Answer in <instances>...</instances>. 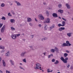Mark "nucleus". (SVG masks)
Instances as JSON below:
<instances>
[{
	"mask_svg": "<svg viewBox=\"0 0 73 73\" xmlns=\"http://www.w3.org/2000/svg\"><path fill=\"white\" fill-rule=\"evenodd\" d=\"M36 66L35 67V69L36 70L37 69H40V70H42V69L41 68V65L39 63H36Z\"/></svg>",
	"mask_w": 73,
	"mask_h": 73,
	"instance_id": "obj_1",
	"label": "nucleus"
},
{
	"mask_svg": "<svg viewBox=\"0 0 73 73\" xmlns=\"http://www.w3.org/2000/svg\"><path fill=\"white\" fill-rule=\"evenodd\" d=\"M60 59L64 63H67L68 62L67 60H68V58L67 57L65 58V59L63 57H62L60 58Z\"/></svg>",
	"mask_w": 73,
	"mask_h": 73,
	"instance_id": "obj_2",
	"label": "nucleus"
},
{
	"mask_svg": "<svg viewBox=\"0 0 73 73\" xmlns=\"http://www.w3.org/2000/svg\"><path fill=\"white\" fill-rule=\"evenodd\" d=\"M38 18L41 20H43L44 19V17L41 14H40L38 16Z\"/></svg>",
	"mask_w": 73,
	"mask_h": 73,
	"instance_id": "obj_3",
	"label": "nucleus"
},
{
	"mask_svg": "<svg viewBox=\"0 0 73 73\" xmlns=\"http://www.w3.org/2000/svg\"><path fill=\"white\" fill-rule=\"evenodd\" d=\"M50 23V19L49 18L46 19L45 21L43 22V23Z\"/></svg>",
	"mask_w": 73,
	"mask_h": 73,
	"instance_id": "obj_4",
	"label": "nucleus"
},
{
	"mask_svg": "<svg viewBox=\"0 0 73 73\" xmlns=\"http://www.w3.org/2000/svg\"><path fill=\"white\" fill-rule=\"evenodd\" d=\"M55 50L57 52L58 51V49L57 48H55L54 49H51V52H52V53H54L55 52Z\"/></svg>",
	"mask_w": 73,
	"mask_h": 73,
	"instance_id": "obj_5",
	"label": "nucleus"
},
{
	"mask_svg": "<svg viewBox=\"0 0 73 73\" xmlns=\"http://www.w3.org/2000/svg\"><path fill=\"white\" fill-rule=\"evenodd\" d=\"M5 25H4L2 27L1 29V33H4V30H5Z\"/></svg>",
	"mask_w": 73,
	"mask_h": 73,
	"instance_id": "obj_6",
	"label": "nucleus"
},
{
	"mask_svg": "<svg viewBox=\"0 0 73 73\" xmlns=\"http://www.w3.org/2000/svg\"><path fill=\"white\" fill-rule=\"evenodd\" d=\"M11 38L15 40L16 38V35H11Z\"/></svg>",
	"mask_w": 73,
	"mask_h": 73,
	"instance_id": "obj_7",
	"label": "nucleus"
},
{
	"mask_svg": "<svg viewBox=\"0 0 73 73\" xmlns=\"http://www.w3.org/2000/svg\"><path fill=\"white\" fill-rule=\"evenodd\" d=\"M10 55V53L8 51L7 53H5V56H7V57H9Z\"/></svg>",
	"mask_w": 73,
	"mask_h": 73,
	"instance_id": "obj_8",
	"label": "nucleus"
},
{
	"mask_svg": "<svg viewBox=\"0 0 73 73\" xmlns=\"http://www.w3.org/2000/svg\"><path fill=\"white\" fill-rule=\"evenodd\" d=\"M10 62L12 65H15V62L14 61H12V60H10Z\"/></svg>",
	"mask_w": 73,
	"mask_h": 73,
	"instance_id": "obj_9",
	"label": "nucleus"
},
{
	"mask_svg": "<svg viewBox=\"0 0 73 73\" xmlns=\"http://www.w3.org/2000/svg\"><path fill=\"white\" fill-rule=\"evenodd\" d=\"M52 16L53 17H58L57 14L56 13H53L52 14Z\"/></svg>",
	"mask_w": 73,
	"mask_h": 73,
	"instance_id": "obj_10",
	"label": "nucleus"
},
{
	"mask_svg": "<svg viewBox=\"0 0 73 73\" xmlns=\"http://www.w3.org/2000/svg\"><path fill=\"white\" fill-rule=\"evenodd\" d=\"M15 2L16 3L17 6H20V5H21V3H20V2L17 1H15Z\"/></svg>",
	"mask_w": 73,
	"mask_h": 73,
	"instance_id": "obj_11",
	"label": "nucleus"
},
{
	"mask_svg": "<svg viewBox=\"0 0 73 73\" xmlns=\"http://www.w3.org/2000/svg\"><path fill=\"white\" fill-rule=\"evenodd\" d=\"M65 29V27H60L59 29V31H63Z\"/></svg>",
	"mask_w": 73,
	"mask_h": 73,
	"instance_id": "obj_12",
	"label": "nucleus"
},
{
	"mask_svg": "<svg viewBox=\"0 0 73 73\" xmlns=\"http://www.w3.org/2000/svg\"><path fill=\"white\" fill-rule=\"evenodd\" d=\"M66 5L67 7V8L68 9H70V6L69 4L67 3L66 4Z\"/></svg>",
	"mask_w": 73,
	"mask_h": 73,
	"instance_id": "obj_13",
	"label": "nucleus"
},
{
	"mask_svg": "<svg viewBox=\"0 0 73 73\" xmlns=\"http://www.w3.org/2000/svg\"><path fill=\"white\" fill-rule=\"evenodd\" d=\"M68 45L66 43H64L62 44V46H68Z\"/></svg>",
	"mask_w": 73,
	"mask_h": 73,
	"instance_id": "obj_14",
	"label": "nucleus"
},
{
	"mask_svg": "<svg viewBox=\"0 0 73 73\" xmlns=\"http://www.w3.org/2000/svg\"><path fill=\"white\" fill-rule=\"evenodd\" d=\"M10 22L12 23H14L15 22V20L14 19H11L10 20Z\"/></svg>",
	"mask_w": 73,
	"mask_h": 73,
	"instance_id": "obj_15",
	"label": "nucleus"
},
{
	"mask_svg": "<svg viewBox=\"0 0 73 73\" xmlns=\"http://www.w3.org/2000/svg\"><path fill=\"white\" fill-rule=\"evenodd\" d=\"M26 53V52H22L21 54H20L21 56V57H24V54H25Z\"/></svg>",
	"mask_w": 73,
	"mask_h": 73,
	"instance_id": "obj_16",
	"label": "nucleus"
},
{
	"mask_svg": "<svg viewBox=\"0 0 73 73\" xmlns=\"http://www.w3.org/2000/svg\"><path fill=\"white\" fill-rule=\"evenodd\" d=\"M50 70V69H47V73H50V72H53L52 70Z\"/></svg>",
	"mask_w": 73,
	"mask_h": 73,
	"instance_id": "obj_17",
	"label": "nucleus"
},
{
	"mask_svg": "<svg viewBox=\"0 0 73 73\" xmlns=\"http://www.w3.org/2000/svg\"><path fill=\"white\" fill-rule=\"evenodd\" d=\"M54 25H53L51 27H50V31H51V29H52V28H54Z\"/></svg>",
	"mask_w": 73,
	"mask_h": 73,
	"instance_id": "obj_18",
	"label": "nucleus"
},
{
	"mask_svg": "<svg viewBox=\"0 0 73 73\" xmlns=\"http://www.w3.org/2000/svg\"><path fill=\"white\" fill-rule=\"evenodd\" d=\"M67 35L68 36V37H71L72 36V33H68L67 34Z\"/></svg>",
	"mask_w": 73,
	"mask_h": 73,
	"instance_id": "obj_19",
	"label": "nucleus"
},
{
	"mask_svg": "<svg viewBox=\"0 0 73 73\" xmlns=\"http://www.w3.org/2000/svg\"><path fill=\"white\" fill-rule=\"evenodd\" d=\"M27 21L28 22H31V21H32V19H31V18H27Z\"/></svg>",
	"mask_w": 73,
	"mask_h": 73,
	"instance_id": "obj_20",
	"label": "nucleus"
},
{
	"mask_svg": "<svg viewBox=\"0 0 73 73\" xmlns=\"http://www.w3.org/2000/svg\"><path fill=\"white\" fill-rule=\"evenodd\" d=\"M2 62H3V66H5L6 64H5V62L4 61V60H3Z\"/></svg>",
	"mask_w": 73,
	"mask_h": 73,
	"instance_id": "obj_21",
	"label": "nucleus"
},
{
	"mask_svg": "<svg viewBox=\"0 0 73 73\" xmlns=\"http://www.w3.org/2000/svg\"><path fill=\"white\" fill-rule=\"evenodd\" d=\"M58 12L60 13H63V10L60 9L58 10Z\"/></svg>",
	"mask_w": 73,
	"mask_h": 73,
	"instance_id": "obj_22",
	"label": "nucleus"
},
{
	"mask_svg": "<svg viewBox=\"0 0 73 73\" xmlns=\"http://www.w3.org/2000/svg\"><path fill=\"white\" fill-rule=\"evenodd\" d=\"M66 43L68 45V46H70L71 45V44L69 43V42L68 41H66Z\"/></svg>",
	"mask_w": 73,
	"mask_h": 73,
	"instance_id": "obj_23",
	"label": "nucleus"
},
{
	"mask_svg": "<svg viewBox=\"0 0 73 73\" xmlns=\"http://www.w3.org/2000/svg\"><path fill=\"white\" fill-rule=\"evenodd\" d=\"M1 7H5V4L4 3H2L1 5Z\"/></svg>",
	"mask_w": 73,
	"mask_h": 73,
	"instance_id": "obj_24",
	"label": "nucleus"
},
{
	"mask_svg": "<svg viewBox=\"0 0 73 73\" xmlns=\"http://www.w3.org/2000/svg\"><path fill=\"white\" fill-rule=\"evenodd\" d=\"M62 23L63 24L62 25L64 27V26H65V22L64 21H63L62 22Z\"/></svg>",
	"mask_w": 73,
	"mask_h": 73,
	"instance_id": "obj_25",
	"label": "nucleus"
},
{
	"mask_svg": "<svg viewBox=\"0 0 73 73\" xmlns=\"http://www.w3.org/2000/svg\"><path fill=\"white\" fill-rule=\"evenodd\" d=\"M48 28V27L47 26V25H45V26L44 27V28L45 30H47Z\"/></svg>",
	"mask_w": 73,
	"mask_h": 73,
	"instance_id": "obj_26",
	"label": "nucleus"
},
{
	"mask_svg": "<svg viewBox=\"0 0 73 73\" xmlns=\"http://www.w3.org/2000/svg\"><path fill=\"white\" fill-rule=\"evenodd\" d=\"M51 56L53 57V54H50L48 56V58H50L51 57Z\"/></svg>",
	"mask_w": 73,
	"mask_h": 73,
	"instance_id": "obj_27",
	"label": "nucleus"
},
{
	"mask_svg": "<svg viewBox=\"0 0 73 73\" xmlns=\"http://www.w3.org/2000/svg\"><path fill=\"white\" fill-rule=\"evenodd\" d=\"M1 19H2L3 20H5L6 19V18L4 16H3L1 18Z\"/></svg>",
	"mask_w": 73,
	"mask_h": 73,
	"instance_id": "obj_28",
	"label": "nucleus"
},
{
	"mask_svg": "<svg viewBox=\"0 0 73 73\" xmlns=\"http://www.w3.org/2000/svg\"><path fill=\"white\" fill-rule=\"evenodd\" d=\"M58 27H63L62 25L60 23L58 24Z\"/></svg>",
	"mask_w": 73,
	"mask_h": 73,
	"instance_id": "obj_29",
	"label": "nucleus"
},
{
	"mask_svg": "<svg viewBox=\"0 0 73 73\" xmlns=\"http://www.w3.org/2000/svg\"><path fill=\"white\" fill-rule=\"evenodd\" d=\"M68 55L66 53H65L64 54V56L65 57H67Z\"/></svg>",
	"mask_w": 73,
	"mask_h": 73,
	"instance_id": "obj_30",
	"label": "nucleus"
},
{
	"mask_svg": "<svg viewBox=\"0 0 73 73\" xmlns=\"http://www.w3.org/2000/svg\"><path fill=\"white\" fill-rule=\"evenodd\" d=\"M19 68H20V69H23V70H25V69L22 67H21V66H19Z\"/></svg>",
	"mask_w": 73,
	"mask_h": 73,
	"instance_id": "obj_31",
	"label": "nucleus"
},
{
	"mask_svg": "<svg viewBox=\"0 0 73 73\" xmlns=\"http://www.w3.org/2000/svg\"><path fill=\"white\" fill-rule=\"evenodd\" d=\"M11 12L12 13L13 15H15V13L14 12V11H11Z\"/></svg>",
	"mask_w": 73,
	"mask_h": 73,
	"instance_id": "obj_32",
	"label": "nucleus"
},
{
	"mask_svg": "<svg viewBox=\"0 0 73 73\" xmlns=\"http://www.w3.org/2000/svg\"><path fill=\"white\" fill-rule=\"evenodd\" d=\"M11 29L12 31H15V29L13 28V27H11Z\"/></svg>",
	"mask_w": 73,
	"mask_h": 73,
	"instance_id": "obj_33",
	"label": "nucleus"
},
{
	"mask_svg": "<svg viewBox=\"0 0 73 73\" xmlns=\"http://www.w3.org/2000/svg\"><path fill=\"white\" fill-rule=\"evenodd\" d=\"M62 7V5L61 4H60L58 5V7L59 8H61Z\"/></svg>",
	"mask_w": 73,
	"mask_h": 73,
	"instance_id": "obj_34",
	"label": "nucleus"
},
{
	"mask_svg": "<svg viewBox=\"0 0 73 73\" xmlns=\"http://www.w3.org/2000/svg\"><path fill=\"white\" fill-rule=\"evenodd\" d=\"M66 66H67V68H69L70 67V64H67L66 65Z\"/></svg>",
	"mask_w": 73,
	"mask_h": 73,
	"instance_id": "obj_35",
	"label": "nucleus"
},
{
	"mask_svg": "<svg viewBox=\"0 0 73 73\" xmlns=\"http://www.w3.org/2000/svg\"><path fill=\"white\" fill-rule=\"evenodd\" d=\"M8 15L9 16H11V17H12V15H11V13H8Z\"/></svg>",
	"mask_w": 73,
	"mask_h": 73,
	"instance_id": "obj_36",
	"label": "nucleus"
},
{
	"mask_svg": "<svg viewBox=\"0 0 73 73\" xmlns=\"http://www.w3.org/2000/svg\"><path fill=\"white\" fill-rule=\"evenodd\" d=\"M59 62H58V61L56 60V62H55L54 63V64H58Z\"/></svg>",
	"mask_w": 73,
	"mask_h": 73,
	"instance_id": "obj_37",
	"label": "nucleus"
},
{
	"mask_svg": "<svg viewBox=\"0 0 73 73\" xmlns=\"http://www.w3.org/2000/svg\"><path fill=\"white\" fill-rule=\"evenodd\" d=\"M3 25V23H0V28H1Z\"/></svg>",
	"mask_w": 73,
	"mask_h": 73,
	"instance_id": "obj_38",
	"label": "nucleus"
},
{
	"mask_svg": "<svg viewBox=\"0 0 73 73\" xmlns=\"http://www.w3.org/2000/svg\"><path fill=\"white\" fill-rule=\"evenodd\" d=\"M6 73H11V72L8 70H6Z\"/></svg>",
	"mask_w": 73,
	"mask_h": 73,
	"instance_id": "obj_39",
	"label": "nucleus"
},
{
	"mask_svg": "<svg viewBox=\"0 0 73 73\" xmlns=\"http://www.w3.org/2000/svg\"><path fill=\"white\" fill-rule=\"evenodd\" d=\"M23 61L24 62H26V59L25 58L23 60Z\"/></svg>",
	"mask_w": 73,
	"mask_h": 73,
	"instance_id": "obj_40",
	"label": "nucleus"
},
{
	"mask_svg": "<svg viewBox=\"0 0 73 73\" xmlns=\"http://www.w3.org/2000/svg\"><path fill=\"white\" fill-rule=\"evenodd\" d=\"M62 20H63L64 21H66V19H65L62 17Z\"/></svg>",
	"mask_w": 73,
	"mask_h": 73,
	"instance_id": "obj_41",
	"label": "nucleus"
},
{
	"mask_svg": "<svg viewBox=\"0 0 73 73\" xmlns=\"http://www.w3.org/2000/svg\"><path fill=\"white\" fill-rule=\"evenodd\" d=\"M4 50H3L1 51V53H4Z\"/></svg>",
	"mask_w": 73,
	"mask_h": 73,
	"instance_id": "obj_42",
	"label": "nucleus"
},
{
	"mask_svg": "<svg viewBox=\"0 0 73 73\" xmlns=\"http://www.w3.org/2000/svg\"><path fill=\"white\" fill-rule=\"evenodd\" d=\"M29 47L30 48H31V49H32V50H33V47L31 46H29Z\"/></svg>",
	"mask_w": 73,
	"mask_h": 73,
	"instance_id": "obj_43",
	"label": "nucleus"
},
{
	"mask_svg": "<svg viewBox=\"0 0 73 73\" xmlns=\"http://www.w3.org/2000/svg\"><path fill=\"white\" fill-rule=\"evenodd\" d=\"M16 35V37H17V36H20V34H18L16 35Z\"/></svg>",
	"mask_w": 73,
	"mask_h": 73,
	"instance_id": "obj_44",
	"label": "nucleus"
},
{
	"mask_svg": "<svg viewBox=\"0 0 73 73\" xmlns=\"http://www.w3.org/2000/svg\"><path fill=\"white\" fill-rule=\"evenodd\" d=\"M46 13L47 15H49V13L48 12V11H46Z\"/></svg>",
	"mask_w": 73,
	"mask_h": 73,
	"instance_id": "obj_45",
	"label": "nucleus"
},
{
	"mask_svg": "<svg viewBox=\"0 0 73 73\" xmlns=\"http://www.w3.org/2000/svg\"><path fill=\"white\" fill-rule=\"evenodd\" d=\"M52 62H55V59H53L52 60Z\"/></svg>",
	"mask_w": 73,
	"mask_h": 73,
	"instance_id": "obj_46",
	"label": "nucleus"
},
{
	"mask_svg": "<svg viewBox=\"0 0 73 73\" xmlns=\"http://www.w3.org/2000/svg\"><path fill=\"white\" fill-rule=\"evenodd\" d=\"M47 39H48L47 37H45L44 38V40H47Z\"/></svg>",
	"mask_w": 73,
	"mask_h": 73,
	"instance_id": "obj_47",
	"label": "nucleus"
},
{
	"mask_svg": "<svg viewBox=\"0 0 73 73\" xmlns=\"http://www.w3.org/2000/svg\"><path fill=\"white\" fill-rule=\"evenodd\" d=\"M4 48H5L4 47V46H2L1 49H4Z\"/></svg>",
	"mask_w": 73,
	"mask_h": 73,
	"instance_id": "obj_48",
	"label": "nucleus"
},
{
	"mask_svg": "<svg viewBox=\"0 0 73 73\" xmlns=\"http://www.w3.org/2000/svg\"><path fill=\"white\" fill-rule=\"evenodd\" d=\"M38 26L39 27H41L42 25H41L40 24L38 25Z\"/></svg>",
	"mask_w": 73,
	"mask_h": 73,
	"instance_id": "obj_49",
	"label": "nucleus"
},
{
	"mask_svg": "<svg viewBox=\"0 0 73 73\" xmlns=\"http://www.w3.org/2000/svg\"><path fill=\"white\" fill-rule=\"evenodd\" d=\"M19 65L20 66H22V65H23V64L21 63H20L19 64Z\"/></svg>",
	"mask_w": 73,
	"mask_h": 73,
	"instance_id": "obj_50",
	"label": "nucleus"
},
{
	"mask_svg": "<svg viewBox=\"0 0 73 73\" xmlns=\"http://www.w3.org/2000/svg\"><path fill=\"white\" fill-rule=\"evenodd\" d=\"M29 25H30V26H32V24L31 23H29Z\"/></svg>",
	"mask_w": 73,
	"mask_h": 73,
	"instance_id": "obj_51",
	"label": "nucleus"
},
{
	"mask_svg": "<svg viewBox=\"0 0 73 73\" xmlns=\"http://www.w3.org/2000/svg\"><path fill=\"white\" fill-rule=\"evenodd\" d=\"M66 52L67 53H69V51L68 50H66Z\"/></svg>",
	"mask_w": 73,
	"mask_h": 73,
	"instance_id": "obj_52",
	"label": "nucleus"
},
{
	"mask_svg": "<svg viewBox=\"0 0 73 73\" xmlns=\"http://www.w3.org/2000/svg\"><path fill=\"white\" fill-rule=\"evenodd\" d=\"M43 4H44V5H46V3L45 2H44L43 3Z\"/></svg>",
	"mask_w": 73,
	"mask_h": 73,
	"instance_id": "obj_53",
	"label": "nucleus"
},
{
	"mask_svg": "<svg viewBox=\"0 0 73 73\" xmlns=\"http://www.w3.org/2000/svg\"><path fill=\"white\" fill-rule=\"evenodd\" d=\"M42 41H44V38H42L41 39Z\"/></svg>",
	"mask_w": 73,
	"mask_h": 73,
	"instance_id": "obj_54",
	"label": "nucleus"
},
{
	"mask_svg": "<svg viewBox=\"0 0 73 73\" xmlns=\"http://www.w3.org/2000/svg\"><path fill=\"white\" fill-rule=\"evenodd\" d=\"M44 55H45L46 54V52H44L43 53Z\"/></svg>",
	"mask_w": 73,
	"mask_h": 73,
	"instance_id": "obj_55",
	"label": "nucleus"
},
{
	"mask_svg": "<svg viewBox=\"0 0 73 73\" xmlns=\"http://www.w3.org/2000/svg\"><path fill=\"white\" fill-rule=\"evenodd\" d=\"M1 60H2L1 57H0V62Z\"/></svg>",
	"mask_w": 73,
	"mask_h": 73,
	"instance_id": "obj_56",
	"label": "nucleus"
},
{
	"mask_svg": "<svg viewBox=\"0 0 73 73\" xmlns=\"http://www.w3.org/2000/svg\"><path fill=\"white\" fill-rule=\"evenodd\" d=\"M73 66H71V69H73Z\"/></svg>",
	"mask_w": 73,
	"mask_h": 73,
	"instance_id": "obj_57",
	"label": "nucleus"
},
{
	"mask_svg": "<svg viewBox=\"0 0 73 73\" xmlns=\"http://www.w3.org/2000/svg\"><path fill=\"white\" fill-rule=\"evenodd\" d=\"M0 73H3V71H2L0 70Z\"/></svg>",
	"mask_w": 73,
	"mask_h": 73,
	"instance_id": "obj_58",
	"label": "nucleus"
},
{
	"mask_svg": "<svg viewBox=\"0 0 73 73\" xmlns=\"http://www.w3.org/2000/svg\"><path fill=\"white\" fill-rule=\"evenodd\" d=\"M2 46L0 45V49H1Z\"/></svg>",
	"mask_w": 73,
	"mask_h": 73,
	"instance_id": "obj_59",
	"label": "nucleus"
},
{
	"mask_svg": "<svg viewBox=\"0 0 73 73\" xmlns=\"http://www.w3.org/2000/svg\"><path fill=\"white\" fill-rule=\"evenodd\" d=\"M32 37H34V35H33L31 36Z\"/></svg>",
	"mask_w": 73,
	"mask_h": 73,
	"instance_id": "obj_60",
	"label": "nucleus"
},
{
	"mask_svg": "<svg viewBox=\"0 0 73 73\" xmlns=\"http://www.w3.org/2000/svg\"><path fill=\"white\" fill-rule=\"evenodd\" d=\"M35 20L36 21H37V19H35Z\"/></svg>",
	"mask_w": 73,
	"mask_h": 73,
	"instance_id": "obj_61",
	"label": "nucleus"
},
{
	"mask_svg": "<svg viewBox=\"0 0 73 73\" xmlns=\"http://www.w3.org/2000/svg\"><path fill=\"white\" fill-rule=\"evenodd\" d=\"M59 19H61V17H59Z\"/></svg>",
	"mask_w": 73,
	"mask_h": 73,
	"instance_id": "obj_62",
	"label": "nucleus"
},
{
	"mask_svg": "<svg viewBox=\"0 0 73 73\" xmlns=\"http://www.w3.org/2000/svg\"><path fill=\"white\" fill-rule=\"evenodd\" d=\"M57 73H61V72H57Z\"/></svg>",
	"mask_w": 73,
	"mask_h": 73,
	"instance_id": "obj_63",
	"label": "nucleus"
},
{
	"mask_svg": "<svg viewBox=\"0 0 73 73\" xmlns=\"http://www.w3.org/2000/svg\"><path fill=\"white\" fill-rule=\"evenodd\" d=\"M72 20H73V17L72 18Z\"/></svg>",
	"mask_w": 73,
	"mask_h": 73,
	"instance_id": "obj_64",
	"label": "nucleus"
}]
</instances>
